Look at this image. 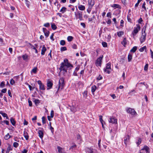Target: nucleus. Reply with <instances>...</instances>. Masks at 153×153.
Instances as JSON below:
<instances>
[{"label":"nucleus","mask_w":153,"mask_h":153,"mask_svg":"<svg viewBox=\"0 0 153 153\" xmlns=\"http://www.w3.org/2000/svg\"><path fill=\"white\" fill-rule=\"evenodd\" d=\"M121 44L124 46H125L127 44V40L126 38H125L123 39V40L121 42Z\"/></svg>","instance_id":"b1692460"},{"label":"nucleus","mask_w":153,"mask_h":153,"mask_svg":"<svg viewBox=\"0 0 153 153\" xmlns=\"http://www.w3.org/2000/svg\"><path fill=\"white\" fill-rule=\"evenodd\" d=\"M87 91H85L83 93V94L84 97V98H86L87 97Z\"/></svg>","instance_id":"de8ad7c7"},{"label":"nucleus","mask_w":153,"mask_h":153,"mask_svg":"<svg viewBox=\"0 0 153 153\" xmlns=\"http://www.w3.org/2000/svg\"><path fill=\"white\" fill-rule=\"evenodd\" d=\"M22 57L24 60H26L28 58V56L26 54L23 55Z\"/></svg>","instance_id":"ea45409f"},{"label":"nucleus","mask_w":153,"mask_h":153,"mask_svg":"<svg viewBox=\"0 0 153 153\" xmlns=\"http://www.w3.org/2000/svg\"><path fill=\"white\" fill-rule=\"evenodd\" d=\"M141 142V139L140 138H139L138 140V142H137V144L138 146L140 144Z\"/></svg>","instance_id":"09e8293b"},{"label":"nucleus","mask_w":153,"mask_h":153,"mask_svg":"<svg viewBox=\"0 0 153 153\" xmlns=\"http://www.w3.org/2000/svg\"><path fill=\"white\" fill-rule=\"evenodd\" d=\"M137 47L136 46L134 47L130 50L131 52L134 53L137 50Z\"/></svg>","instance_id":"bb28decb"},{"label":"nucleus","mask_w":153,"mask_h":153,"mask_svg":"<svg viewBox=\"0 0 153 153\" xmlns=\"http://www.w3.org/2000/svg\"><path fill=\"white\" fill-rule=\"evenodd\" d=\"M12 150V149H11V146L10 145H9L7 149V153H9V151Z\"/></svg>","instance_id":"a19ab883"},{"label":"nucleus","mask_w":153,"mask_h":153,"mask_svg":"<svg viewBox=\"0 0 153 153\" xmlns=\"http://www.w3.org/2000/svg\"><path fill=\"white\" fill-rule=\"evenodd\" d=\"M132 58V56L130 54H129L128 57V62L131 61Z\"/></svg>","instance_id":"7c9ffc66"},{"label":"nucleus","mask_w":153,"mask_h":153,"mask_svg":"<svg viewBox=\"0 0 153 153\" xmlns=\"http://www.w3.org/2000/svg\"><path fill=\"white\" fill-rule=\"evenodd\" d=\"M23 136L25 138L26 140H27L28 139L29 136L27 132L26 131H24L23 133Z\"/></svg>","instance_id":"a211bd4d"},{"label":"nucleus","mask_w":153,"mask_h":153,"mask_svg":"<svg viewBox=\"0 0 153 153\" xmlns=\"http://www.w3.org/2000/svg\"><path fill=\"white\" fill-rule=\"evenodd\" d=\"M67 50V48L65 47H61L60 48V51H66Z\"/></svg>","instance_id":"a18cd8bd"},{"label":"nucleus","mask_w":153,"mask_h":153,"mask_svg":"<svg viewBox=\"0 0 153 153\" xmlns=\"http://www.w3.org/2000/svg\"><path fill=\"white\" fill-rule=\"evenodd\" d=\"M78 8L80 10H84L85 9V7L82 5H79L78 6Z\"/></svg>","instance_id":"5701e85b"},{"label":"nucleus","mask_w":153,"mask_h":153,"mask_svg":"<svg viewBox=\"0 0 153 153\" xmlns=\"http://www.w3.org/2000/svg\"><path fill=\"white\" fill-rule=\"evenodd\" d=\"M15 82L14 80L13 79H11L10 81V84L12 85H13L14 84Z\"/></svg>","instance_id":"4d7b16f0"},{"label":"nucleus","mask_w":153,"mask_h":153,"mask_svg":"<svg viewBox=\"0 0 153 153\" xmlns=\"http://www.w3.org/2000/svg\"><path fill=\"white\" fill-rule=\"evenodd\" d=\"M92 7H90L88 6V8L87 10V11L88 13H90L91 11Z\"/></svg>","instance_id":"052dcab7"},{"label":"nucleus","mask_w":153,"mask_h":153,"mask_svg":"<svg viewBox=\"0 0 153 153\" xmlns=\"http://www.w3.org/2000/svg\"><path fill=\"white\" fill-rule=\"evenodd\" d=\"M97 87L95 85H94L91 88V91L92 93L94 92L96 89Z\"/></svg>","instance_id":"f704fd0d"},{"label":"nucleus","mask_w":153,"mask_h":153,"mask_svg":"<svg viewBox=\"0 0 153 153\" xmlns=\"http://www.w3.org/2000/svg\"><path fill=\"white\" fill-rule=\"evenodd\" d=\"M0 114H1L2 116L4 117H5L7 115L6 113H3L2 111L0 112Z\"/></svg>","instance_id":"3c124183"},{"label":"nucleus","mask_w":153,"mask_h":153,"mask_svg":"<svg viewBox=\"0 0 153 153\" xmlns=\"http://www.w3.org/2000/svg\"><path fill=\"white\" fill-rule=\"evenodd\" d=\"M109 122L110 123H117V120L115 119L114 118L110 117V120H109Z\"/></svg>","instance_id":"2eb2a0df"},{"label":"nucleus","mask_w":153,"mask_h":153,"mask_svg":"<svg viewBox=\"0 0 153 153\" xmlns=\"http://www.w3.org/2000/svg\"><path fill=\"white\" fill-rule=\"evenodd\" d=\"M50 129L51 130L52 133L53 134L54 131V129L51 126L50 127Z\"/></svg>","instance_id":"774afa93"},{"label":"nucleus","mask_w":153,"mask_h":153,"mask_svg":"<svg viewBox=\"0 0 153 153\" xmlns=\"http://www.w3.org/2000/svg\"><path fill=\"white\" fill-rule=\"evenodd\" d=\"M130 139V136L129 135H127L125 136L124 138V143L126 146H127V144L128 142L129 141Z\"/></svg>","instance_id":"f8f14e48"},{"label":"nucleus","mask_w":153,"mask_h":153,"mask_svg":"<svg viewBox=\"0 0 153 153\" xmlns=\"http://www.w3.org/2000/svg\"><path fill=\"white\" fill-rule=\"evenodd\" d=\"M29 45L31 47V48L33 49L34 50H36V48L31 43H29Z\"/></svg>","instance_id":"680f3d73"},{"label":"nucleus","mask_w":153,"mask_h":153,"mask_svg":"<svg viewBox=\"0 0 153 153\" xmlns=\"http://www.w3.org/2000/svg\"><path fill=\"white\" fill-rule=\"evenodd\" d=\"M10 121L11 123L13 126H15V125L16 121L14 119L13 117H11L10 119Z\"/></svg>","instance_id":"4be33fe9"},{"label":"nucleus","mask_w":153,"mask_h":153,"mask_svg":"<svg viewBox=\"0 0 153 153\" xmlns=\"http://www.w3.org/2000/svg\"><path fill=\"white\" fill-rule=\"evenodd\" d=\"M38 133L39 134V137L41 139H42L43 137V133L42 131L40 130H39L38 131Z\"/></svg>","instance_id":"aec40b11"},{"label":"nucleus","mask_w":153,"mask_h":153,"mask_svg":"<svg viewBox=\"0 0 153 153\" xmlns=\"http://www.w3.org/2000/svg\"><path fill=\"white\" fill-rule=\"evenodd\" d=\"M19 144L17 142H14L13 143V146L15 148L19 146Z\"/></svg>","instance_id":"c03bdc74"},{"label":"nucleus","mask_w":153,"mask_h":153,"mask_svg":"<svg viewBox=\"0 0 153 153\" xmlns=\"http://www.w3.org/2000/svg\"><path fill=\"white\" fill-rule=\"evenodd\" d=\"M66 67L64 62H62L60 64V66L59 69L60 71H63L65 72H67V69L66 68Z\"/></svg>","instance_id":"423d86ee"},{"label":"nucleus","mask_w":153,"mask_h":153,"mask_svg":"<svg viewBox=\"0 0 153 153\" xmlns=\"http://www.w3.org/2000/svg\"><path fill=\"white\" fill-rule=\"evenodd\" d=\"M124 34V32L122 31H120L117 32V35L119 37H121L122 35Z\"/></svg>","instance_id":"c85d7f7f"},{"label":"nucleus","mask_w":153,"mask_h":153,"mask_svg":"<svg viewBox=\"0 0 153 153\" xmlns=\"http://www.w3.org/2000/svg\"><path fill=\"white\" fill-rule=\"evenodd\" d=\"M149 148L147 146H145L140 150V153H149Z\"/></svg>","instance_id":"0eeeda50"},{"label":"nucleus","mask_w":153,"mask_h":153,"mask_svg":"<svg viewBox=\"0 0 153 153\" xmlns=\"http://www.w3.org/2000/svg\"><path fill=\"white\" fill-rule=\"evenodd\" d=\"M44 26L45 27H48L50 26V25L49 23H47L45 24L44 25Z\"/></svg>","instance_id":"864d4df0"},{"label":"nucleus","mask_w":153,"mask_h":153,"mask_svg":"<svg viewBox=\"0 0 153 153\" xmlns=\"http://www.w3.org/2000/svg\"><path fill=\"white\" fill-rule=\"evenodd\" d=\"M73 144V145L71 146V147H70V148L69 149L70 150H72L73 149H74L76 147V146L75 144V143H74Z\"/></svg>","instance_id":"473e14b6"},{"label":"nucleus","mask_w":153,"mask_h":153,"mask_svg":"<svg viewBox=\"0 0 153 153\" xmlns=\"http://www.w3.org/2000/svg\"><path fill=\"white\" fill-rule=\"evenodd\" d=\"M72 48H73L74 49H77V47L76 45L75 44H73L72 45Z\"/></svg>","instance_id":"13d9d810"},{"label":"nucleus","mask_w":153,"mask_h":153,"mask_svg":"<svg viewBox=\"0 0 153 153\" xmlns=\"http://www.w3.org/2000/svg\"><path fill=\"white\" fill-rule=\"evenodd\" d=\"M57 149L58 150V152L59 153H64L62 152V148L59 146H57Z\"/></svg>","instance_id":"2f4dec72"},{"label":"nucleus","mask_w":153,"mask_h":153,"mask_svg":"<svg viewBox=\"0 0 153 153\" xmlns=\"http://www.w3.org/2000/svg\"><path fill=\"white\" fill-rule=\"evenodd\" d=\"M11 137L10 136V135L8 133L7 134L5 135L4 136V138L5 140H8Z\"/></svg>","instance_id":"e433bc0d"},{"label":"nucleus","mask_w":153,"mask_h":153,"mask_svg":"<svg viewBox=\"0 0 153 153\" xmlns=\"http://www.w3.org/2000/svg\"><path fill=\"white\" fill-rule=\"evenodd\" d=\"M103 57V55H101L96 60L95 62L96 65V66H100L101 65V63L102 62V59Z\"/></svg>","instance_id":"20e7f679"},{"label":"nucleus","mask_w":153,"mask_h":153,"mask_svg":"<svg viewBox=\"0 0 153 153\" xmlns=\"http://www.w3.org/2000/svg\"><path fill=\"white\" fill-rule=\"evenodd\" d=\"M107 16L111 18V13L110 12H108L107 14Z\"/></svg>","instance_id":"0e129e2a"},{"label":"nucleus","mask_w":153,"mask_h":153,"mask_svg":"<svg viewBox=\"0 0 153 153\" xmlns=\"http://www.w3.org/2000/svg\"><path fill=\"white\" fill-rule=\"evenodd\" d=\"M51 27L52 29L53 30H55L57 28V27L54 23L51 24Z\"/></svg>","instance_id":"cd10ccee"},{"label":"nucleus","mask_w":153,"mask_h":153,"mask_svg":"<svg viewBox=\"0 0 153 153\" xmlns=\"http://www.w3.org/2000/svg\"><path fill=\"white\" fill-rule=\"evenodd\" d=\"M42 29L45 36H46L47 37H48L49 35L50 32L47 30L46 28H45L43 27L42 28Z\"/></svg>","instance_id":"ddd939ff"},{"label":"nucleus","mask_w":153,"mask_h":153,"mask_svg":"<svg viewBox=\"0 0 153 153\" xmlns=\"http://www.w3.org/2000/svg\"><path fill=\"white\" fill-rule=\"evenodd\" d=\"M111 63H108L106 65V68L109 70H111Z\"/></svg>","instance_id":"c756f323"},{"label":"nucleus","mask_w":153,"mask_h":153,"mask_svg":"<svg viewBox=\"0 0 153 153\" xmlns=\"http://www.w3.org/2000/svg\"><path fill=\"white\" fill-rule=\"evenodd\" d=\"M67 8L65 7H62L60 10V12H61L62 13H64L66 10Z\"/></svg>","instance_id":"a878e982"},{"label":"nucleus","mask_w":153,"mask_h":153,"mask_svg":"<svg viewBox=\"0 0 153 153\" xmlns=\"http://www.w3.org/2000/svg\"><path fill=\"white\" fill-rule=\"evenodd\" d=\"M46 50V47H45V45H43L41 51V54L42 55H44L45 54V53Z\"/></svg>","instance_id":"6ab92c4d"},{"label":"nucleus","mask_w":153,"mask_h":153,"mask_svg":"<svg viewBox=\"0 0 153 153\" xmlns=\"http://www.w3.org/2000/svg\"><path fill=\"white\" fill-rule=\"evenodd\" d=\"M126 111L128 113H129L132 115H136L137 114L134 109L130 108H127L126 109Z\"/></svg>","instance_id":"39448f33"},{"label":"nucleus","mask_w":153,"mask_h":153,"mask_svg":"<svg viewBox=\"0 0 153 153\" xmlns=\"http://www.w3.org/2000/svg\"><path fill=\"white\" fill-rule=\"evenodd\" d=\"M5 86V82L4 81H2L0 84V86L1 88H3Z\"/></svg>","instance_id":"58836bf2"},{"label":"nucleus","mask_w":153,"mask_h":153,"mask_svg":"<svg viewBox=\"0 0 153 153\" xmlns=\"http://www.w3.org/2000/svg\"><path fill=\"white\" fill-rule=\"evenodd\" d=\"M102 45L105 48L107 47V44L106 42H102Z\"/></svg>","instance_id":"49530a36"},{"label":"nucleus","mask_w":153,"mask_h":153,"mask_svg":"<svg viewBox=\"0 0 153 153\" xmlns=\"http://www.w3.org/2000/svg\"><path fill=\"white\" fill-rule=\"evenodd\" d=\"M146 35L145 31L142 33V35L140 38V42L141 43H142L145 41L146 39Z\"/></svg>","instance_id":"1a4fd4ad"},{"label":"nucleus","mask_w":153,"mask_h":153,"mask_svg":"<svg viewBox=\"0 0 153 153\" xmlns=\"http://www.w3.org/2000/svg\"><path fill=\"white\" fill-rule=\"evenodd\" d=\"M54 4L56 6L58 9H59L60 7V4L59 3L58 1L57 0H56L54 3Z\"/></svg>","instance_id":"393cba45"},{"label":"nucleus","mask_w":153,"mask_h":153,"mask_svg":"<svg viewBox=\"0 0 153 153\" xmlns=\"http://www.w3.org/2000/svg\"><path fill=\"white\" fill-rule=\"evenodd\" d=\"M53 85V83L50 81H48L47 83V86L48 87L47 89L48 90L52 88Z\"/></svg>","instance_id":"dca6fc26"},{"label":"nucleus","mask_w":153,"mask_h":153,"mask_svg":"<svg viewBox=\"0 0 153 153\" xmlns=\"http://www.w3.org/2000/svg\"><path fill=\"white\" fill-rule=\"evenodd\" d=\"M88 4L89 6L91 7H92L94 4V0H88Z\"/></svg>","instance_id":"f3484780"},{"label":"nucleus","mask_w":153,"mask_h":153,"mask_svg":"<svg viewBox=\"0 0 153 153\" xmlns=\"http://www.w3.org/2000/svg\"><path fill=\"white\" fill-rule=\"evenodd\" d=\"M73 37L71 36H68L67 37V40L69 42H71L72 41Z\"/></svg>","instance_id":"c9c22d12"},{"label":"nucleus","mask_w":153,"mask_h":153,"mask_svg":"<svg viewBox=\"0 0 153 153\" xmlns=\"http://www.w3.org/2000/svg\"><path fill=\"white\" fill-rule=\"evenodd\" d=\"M99 117H100V120L101 123H103V121L102 119V116L101 115Z\"/></svg>","instance_id":"6e6d98bb"},{"label":"nucleus","mask_w":153,"mask_h":153,"mask_svg":"<svg viewBox=\"0 0 153 153\" xmlns=\"http://www.w3.org/2000/svg\"><path fill=\"white\" fill-rule=\"evenodd\" d=\"M109 69H107L106 68H104L103 70L104 71L108 73V74H109L110 73V71L109 70Z\"/></svg>","instance_id":"37998d69"},{"label":"nucleus","mask_w":153,"mask_h":153,"mask_svg":"<svg viewBox=\"0 0 153 153\" xmlns=\"http://www.w3.org/2000/svg\"><path fill=\"white\" fill-rule=\"evenodd\" d=\"M37 67H34L32 70L31 72H32L35 74L37 72Z\"/></svg>","instance_id":"4c0bfd02"},{"label":"nucleus","mask_w":153,"mask_h":153,"mask_svg":"<svg viewBox=\"0 0 153 153\" xmlns=\"http://www.w3.org/2000/svg\"><path fill=\"white\" fill-rule=\"evenodd\" d=\"M37 83L39 85V89L40 90H45L44 85L40 80H38L37 81Z\"/></svg>","instance_id":"9b49d317"},{"label":"nucleus","mask_w":153,"mask_h":153,"mask_svg":"<svg viewBox=\"0 0 153 153\" xmlns=\"http://www.w3.org/2000/svg\"><path fill=\"white\" fill-rule=\"evenodd\" d=\"M146 46H144L143 47L141 48H140L139 50V51L141 52H143L144 50H146Z\"/></svg>","instance_id":"72a5a7b5"},{"label":"nucleus","mask_w":153,"mask_h":153,"mask_svg":"<svg viewBox=\"0 0 153 153\" xmlns=\"http://www.w3.org/2000/svg\"><path fill=\"white\" fill-rule=\"evenodd\" d=\"M86 153H94V149L91 148H87L86 149Z\"/></svg>","instance_id":"4468645a"},{"label":"nucleus","mask_w":153,"mask_h":153,"mask_svg":"<svg viewBox=\"0 0 153 153\" xmlns=\"http://www.w3.org/2000/svg\"><path fill=\"white\" fill-rule=\"evenodd\" d=\"M54 116V111L52 110L51 112V118H53Z\"/></svg>","instance_id":"bf43d9fd"},{"label":"nucleus","mask_w":153,"mask_h":153,"mask_svg":"<svg viewBox=\"0 0 153 153\" xmlns=\"http://www.w3.org/2000/svg\"><path fill=\"white\" fill-rule=\"evenodd\" d=\"M60 44L61 45H64L65 44V42L64 40H61L60 42Z\"/></svg>","instance_id":"79ce46f5"},{"label":"nucleus","mask_w":153,"mask_h":153,"mask_svg":"<svg viewBox=\"0 0 153 153\" xmlns=\"http://www.w3.org/2000/svg\"><path fill=\"white\" fill-rule=\"evenodd\" d=\"M34 102L35 104L37 105V104H38L39 103H40V101L38 99H35L34 100Z\"/></svg>","instance_id":"8fccbe9b"},{"label":"nucleus","mask_w":153,"mask_h":153,"mask_svg":"<svg viewBox=\"0 0 153 153\" xmlns=\"http://www.w3.org/2000/svg\"><path fill=\"white\" fill-rule=\"evenodd\" d=\"M68 106L70 107V109L71 112L75 113L76 111V108L75 103L74 104L72 102V105L71 106L69 105Z\"/></svg>","instance_id":"9d476101"},{"label":"nucleus","mask_w":153,"mask_h":153,"mask_svg":"<svg viewBox=\"0 0 153 153\" xmlns=\"http://www.w3.org/2000/svg\"><path fill=\"white\" fill-rule=\"evenodd\" d=\"M64 62L67 68H69L71 67L72 68L73 67V66L68 62V59H65L64 60Z\"/></svg>","instance_id":"6e6552de"},{"label":"nucleus","mask_w":153,"mask_h":153,"mask_svg":"<svg viewBox=\"0 0 153 153\" xmlns=\"http://www.w3.org/2000/svg\"><path fill=\"white\" fill-rule=\"evenodd\" d=\"M4 123H5L7 125H9V122L8 120H4L3 121Z\"/></svg>","instance_id":"e2e57ef3"},{"label":"nucleus","mask_w":153,"mask_h":153,"mask_svg":"<svg viewBox=\"0 0 153 153\" xmlns=\"http://www.w3.org/2000/svg\"><path fill=\"white\" fill-rule=\"evenodd\" d=\"M82 12L78 11L76 12H75V15L76 19H79L80 21L83 20Z\"/></svg>","instance_id":"f257e3e1"},{"label":"nucleus","mask_w":153,"mask_h":153,"mask_svg":"<svg viewBox=\"0 0 153 153\" xmlns=\"http://www.w3.org/2000/svg\"><path fill=\"white\" fill-rule=\"evenodd\" d=\"M136 26V27H134L133 31L132 33V34L134 36H135L140 30V27L139 25H137Z\"/></svg>","instance_id":"7ed1b4c3"},{"label":"nucleus","mask_w":153,"mask_h":153,"mask_svg":"<svg viewBox=\"0 0 153 153\" xmlns=\"http://www.w3.org/2000/svg\"><path fill=\"white\" fill-rule=\"evenodd\" d=\"M42 123L44 124L46 123L45 118L44 117H42Z\"/></svg>","instance_id":"5fc2aeb1"},{"label":"nucleus","mask_w":153,"mask_h":153,"mask_svg":"<svg viewBox=\"0 0 153 153\" xmlns=\"http://www.w3.org/2000/svg\"><path fill=\"white\" fill-rule=\"evenodd\" d=\"M102 78V76L100 75H99V76L97 78V79L98 80H100Z\"/></svg>","instance_id":"69168bd1"},{"label":"nucleus","mask_w":153,"mask_h":153,"mask_svg":"<svg viewBox=\"0 0 153 153\" xmlns=\"http://www.w3.org/2000/svg\"><path fill=\"white\" fill-rule=\"evenodd\" d=\"M7 91V89L6 88H4L2 89L1 91V92L2 93H5Z\"/></svg>","instance_id":"338daca9"},{"label":"nucleus","mask_w":153,"mask_h":153,"mask_svg":"<svg viewBox=\"0 0 153 153\" xmlns=\"http://www.w3.org/2000/svg\"><path fill=\"white\" fill-rule=\"evenodd\" d=\"M65 85L64 79L63 78H61L59 80V86L58 89H62Z\"/></svg>","instance_id":"f03ea898"},{"label":"nucleus","mask_w":153,"mask_h":153,"mask_svg":"<svg viewBox=\"0 0 153 153\" xmlns=\"http://www.w3.org/2000/svg\"><path fill=\"white\" fill-rule=\"evenodd\" d=\"M111 7H114V9L116 8H118L120 9H121V7L119 4H114L112 5Z\"/></svg>","instance_id":"412c9836"},{"label":"nucleus","mask_w":153,"mask_h":153,"mask_svg":"<svg viewBox=\"0 0 153 153\" xmlns=\"http://www.w3.org/2000/svg\"><path fill=\"white\" fill-rule=\"evenodd\" d=\"M148 64H146L145 65L144 67V70L145 71H147L148 69Z\"/></svg>","instance_id":"603ef678"}]
</instances>
